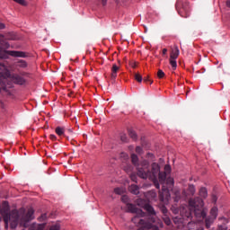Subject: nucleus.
<instances>
[{
    "label": "nucleus",
    "mask_w": 230,
    "mask_h": 230,
    "mask_svg": "<svg viewBox=\"0 0 230 230\" xmlns=\"http://www.w3.org/2000/svg\"><path fill=\"white\" fill-rule=\"evenodd\" d=\"M149 166L150 164L148 161L142 162L137 167V175L140 179H149L153 181L155 188L159 190V188H161L159 181L163 183L166 181V172H161L159 164L154 163L152 164V172H148ZM157 174L159 175V181H157Z\"/></svg>",
    "instance_id": "obj_1"
},
{
    "label": "nucleus",
    "mask_w": 230,
    "mask_h": 230,
    "mask_svg": "<svg viewBox=\"0 0 230 230\" xmlns=\"http://www.w3.org/2000/svg\"><path fill=\"white\" fill-rule=\"evenodd\" d=\"M128 209L130 211V213L137 214V216L132 218V222H134V224L137 226H140V229L138 230H159V228H157V225H153L150 221L141 219V217H145L143 210L136 208V206L132 204L128 205Z\"/></svg>",
    "instance_id": "obj_2"
},
{
    "label": "nucleus",
    "mask_w": 230,
    "mask_h": 230,
    "mask_svg": "<svg viewBox=\"0 0 230 230\" xmlns=\"http://www.w3.org/2000/svg\"><path fill=\"white\" fill-rule=\"evenodd\" d=\"M7 78H10L12 82L17 85H24V84H26V79H24V77L19 75L18 74H11L9 70L4 68V66H0V79L2 82H4L8 91V87L6 86V82H8Z\"/></svg>",
    "instance_id": "obj_3"
},
{
    "label": "nucleus",
    "mask_w": 230,
    "mask_h": 230,
    "mask_svg": "<svg viewBox=\"0 0 230 230\" xmlns=\"http://www.w3.org/2000/svg\"><path fill=\"white\" fill-rule=\"evenodd\" d=\"M175 6L181 17H184L185 19L190 17V3L188 1L177 0Z\"/></svg>",
    "instance_id": "obj_4"
},
{
    "label": "nucleus",
    "mask_w": 230,
    "mask_h": 230,
    "mask_svg": "<svg viewBox=\"0 0 230 230\" xmlns=\"http://www.w3.org/2000/svg\"><path fill=\"white\" fill-rule=\"evenodd\" d=\"M4 221L5 223V227H8V224H10L12 229H15L19 222V212L17 210H13L9 216H4Z\"/></svg>",
    "instance_id": "obj_5"
},
{
    "label": "nucleus",
    "mask_w": 230,
    "mask_h": 230,
    "mask_svg": "<svg viewBox=\"0 0 230 230\" xmlns=\"http://www.w3.org/2000/svg\"><path fill=\"white\" fill-rule=\"evenodd\" d=\"M144 209H146V211H147V213L152 216L151 219H149V222L153 224V226H156L157 229H159V227H163V222L160 221V219H155V210H154L153 206H151L150 204H146L144 206Z\"/></svg>",
    "instance_id": "obj_6"
},
{
    "label": "nucleus",
    "mask_w": 230,
    "mask_h": 230,
    "mask_svg": "<svg viewBox=\"0 0 230 230\" xmlns=\"http://www.w3.org/2000/svg\"><path fill=\"white\" fill-rule=\"evenodd\" d=\"M217 217H218V208H217V207H214L210 210V217L206 219L207 227H209V225L217 220Z\"/></svg>",
    "instance_id": "obj_7"
},
{
    "label": "nucleus",
    "mask_w": 230,
    "mask_h": 230,
    "mask_svg": "<svg viewBox=\"0 0 230 230\" xmlns=\"http://www.w3.org/2000/svg\"><path fill=\"white\" fill-rule=\"evenodd\" d=\"M170 190L166 188L162 189V192H160V199L162 202H168L170 200Z\"/></svg>",
    "instance_id": "obj_8"
},
{
    "label": "nucleus",
    "mask_w": 230,
    "mask_h": 230,
    "mask_svg": "<svg viewBox=\"0 0 230 230\" xmlns=\"http://www.w3.org/2000/svg\"><path fill=\"white\" fill-rule=\"evenodd\" d=\"M8 55L11 57H17L20 58H26V53L22 51H17V50H9L7 51Z\"/></svg>",
    "instance_id": "obj_9"
},
{
    "label": "nucleus",
    "mask_w": 230,
    "mask_h": 230,
    "mask_svg": "<svg viewBox=\"0 0 230 230\" xmlns=\"http://www.w3.org/2000/svg\"><path fill=\"white\" fill-rule=\"evenodd\" d=\"M34 213L35 211L33 210V208H29L25 216V222H30L31 220H33L35 218V217L33 216Z\"/></svg>",
    "instance_id": "obj_10"
},
{
    "label": "nucleus",
    "mask_w": 230,
    "mask_h": 230,
    "mask_svg": "<svg viewBox=\"0 0 230 230\" xmlns=\"http://www.w3.org/2000/svg\"><path fill=\"white\" fill-rule=\"evenodd\" d=\"M118 71H119V66L114 64L111 67V80H116V77L118 76Z\"/></svg>",
    "instance_id": "obj_11"
},
{
    "label": "nucleus",
    "mask_w": 230,
    "mask_h": 230,
    "mask_svg": "<svg viewBox=\"0 0 230 230\" xmlns=\"http://www.w3.org/2000/svg\"><path fill=\"white\" fill-rule=\"evenodd\" d=\"M179 54H180L179 47H174V49L171 52L170 58L177 60V58H179Z\"/></svg>",
    "instance_id": "obj_12"
},
{
    "label": "nucleus",
    "mask_w": 230,
    "mask_h": 230,
    "mask_svg": "<svg viewBox=\"0 0 230 230\" xmlns=\"http://www.w3.org/2000/svg\"><path fill=\"white\" fill-rule=\"evenodd\" d=\"M128 134L129 137L133 139V141H137V133H136L134 128H128Z\"/></svg>",
    "instance_id": "obj_13"
},
{
    "label": "nucleus",
    "mask_w": 230,
    "mask_h": 230,
    "mask_svg": "<svg viewBox=\"0 0 230 230\" xmlns=\"http://www.w3.org/2000/svg\"><path fill=\"white\" fill-rule=\"evenodd\" d=\"M55 132L59 137H64L66 129L62 127H57Z\"/></svg>",
    "instance_id": "obj_14"
},
{
    "label": "nucleus",
    "mask_w": 230,
    "mask_h": 230,
    "mask_svg": "<svg viewBox=\"0 0 230 230\" xmlns=\"http://www.w3.org/2000/svg\"><path fill=\"white\" fill-rule=\"evenodd\" d=\"M2 91H4V93H6L9 96L10 94H12V93H10V90L6 88V85H4V83L0 78V93H2Z\"/></svg>",
    "instance_id": "obj_15"
},
{
    "label": "nucleus",
    "mask_w": 230,
    "mask_h": 230,
    "mask_svg": "<svg viewBox=\"0 0 230 230\" xmlns=\"http://www.w3.org/2000/svg\"><path fill=\"white\" fill-rule=\"evenodd\" d=\"M17 66L26 69V67H28V63L25 60L20 59L17 61Z\"/></svg>",
    "instance_id": "obj_16"
},
{
    "label": "nucleus",
    "mask_w": 230,
    "mask_h": 230,
    "mask_svg": "<svg viewBox=\"0 0 230 230\" xmlns=\"http://www.w3.org/2000/svg\"><path fill=\"white\" fill-rule=\"evenodd\" d=\"M8 51L10 50H4L2 47H0V59L8 58Z\"/></svg>",
    "instance_id": "obj_17"
},
{
    "label": "nucleus",
    "mask_w": 230,
    "mask_h": 230,
    "mask_svg": "<svg viewBox=\"0 0 230 230\" xmlns=\"http://www.w3.org/2000/svg\"><path fill=\"white\" fill-rule=\"evenodd\" d=\"M129 191H131L133 193V195H138L139 187H137V185H131L129 187Z\"/></svg>",
    "instance_id": "obj_18"
},
{
    "label": "nucleus",
    "mask_w": 230,
    "mask_h": 230,
    "mask_svg": "<svg viewBox=\"0 0 230 230\" xmlns=\"http://www.w3.org/2000/svg\"><path fill=\"white\" fill-rule=\"evenodd\" d=\"M7 39L9 40H17V39H19V37H17V34L15 32H11L7 35Z\"/></svg>",
    "instance_id": "obj_19"
},
{
    "label": "nucleus",
    "mask_w": 230,
    "mask_h": 230,
    "mask_svg": "<svg viewBox=\"0 0 230 230\" xmlns=\"http://www.w3.org/2000/svg\"><path fill=\"white\" fill-rule=\"evenodd\" d=\"M199 195L200 197H202L203 199H206V197H208V189L206 188H201L199 190Z\"/></svg>",
    "instance_id": "obj_20"
},
{
    "label": "nucleus",
    "mask_w": 230,
    "mask_h": 230,
    "mask_svg": "<svg viewBox=\"0 0 230 230\" xmlns=\"http://www.w3.org/2000/svg\"><path fill=\"white\" fill-rule=\"evenodd\" d=\"M170 65L172 66V68L173 69V71H175V69H177V61H176V59H173V58H170Z\"/></svg>",
    "instance_id": "obj_21"
},
{
    "label": "nucleus",
    "mask_w": 230,
    "mask_h": 230,
    "mask_svg": "<svg viewBox=\"0 0 230 230\" xmlns=\"http://www.w3.org/2000/svg\"><path fill=\"white\" fill-rule=\"evenodd\" d=\"M119 137L122 143H128V137H127V134L121 133Z\"/></svg>",
    "instance_id": "obj_22"
},
{
    "label": "nucleus",
    "mask_w": 230,
    "mask_h": 230,
    "mask_svg": "<svg viewBox=\"0 0 230 230\" xmlns=\"http://www.w3.org/2000/svg\"><path fill=\"white\" fill-rule=\"evenodd\" d=\"M135 80H137V82H138L139 84H141V82H143V76H141L139 75V73H136L135 74Z\"/></svg>",
    "instance_id": "obj_23"
},
{
    "label": "nucleus",
    "mask_w": 230,
    "mask_h": 230,
    "mask_svg": "<svg viewBox=\"0 0 230 230\" xmlns=\"http://www.w3.org/2000/svg\"><path fill=\"white\" fill-rule=\"evenodd\" d=\"M131 161H132L133 164H135V166H137V161H138L137 155H131Z\"/></svg>",
    "instance_id": "obj_24"
},
{
    "label": "nucleus",
    "mask_w": 230,
    "mask_h": 230,
    "mask_svg": "<svg viewBox=\"0 0 230 230\" xmlns=\"http://www.w3.org/2000/svg\"><path fill=\"white\" fill-rule=\"evenodd\" d=\"M164 76H165L164 72L162 69H158L157 77L160 78V79H163Z\"/></svg>",
    "instance_id": "obj_25"
},
{
    "label": "nucleus",
    "mask_w": 230,
    "mask_h": 230,
    "mask_svg": "<svg viewBox=\"0 0 230 230\" xmlns=\"http://www.w3.org/2000/svg\"><path fill=\"white\" fill-rule=\"evenodd\" d=\"M163 219L164 224H166V226H170L172 224V220L167 216L164 217Z\"/></svg>",
    "instance_id": "obj_26"
},
{
    "label": "nucleus",
    "mask_w": 230,
    "mask_h": 230,
    "mask_svg": "<svg viewBox=\"0 0 230 230\" xmlns=\"http://www.w3.org/2000/svg\"><path fill=\"white\" fill-rule=\"evenodd\" d=\"M174 182L175 181H173V178H168L166 181V183L168 184V186H173Z\"/></svg>",
    "instance_id": "obj_27"
},
{
    "label": "nucleus",
    "mask_w": 230,
    "mask_h": 230,
    "mask_svg": "<svg viewBox=\"0 0 230 230\" xmlns=\"http://www.w3.org/2000/svg\"><path fill=\"white\" fill-rule=\"evenodd\" d=\"M189 191L191 193V195H195V186L194 185H190L189 186Z\"/></svg>",
    "instance_id": "obj_28"
},
{
    "label": "nucleus",
    "mask_w": 230,
    "mask_h": 230,
    "mask_svg": "<svg viewBox=\"0 0 230 230\" xmlns=\"http://www.w3.org/2000/svg\"><path fill=\"white\" fill-rule=\"evenodd\" d=\"M164 173H170V172H172V167L169 164H166L164 166Z\"/></svg>",
    "instance_id": "obj_29"
},
{
    "label": "nucleus",
    "mask_w": 230,
    "mask_h": 230,
    "mask_svg": "<svg viewBox=\"0 0 230 230\" xmlns=\"http://www.w3.org/2000/svg\"><path fill=\"white\" fill-rule=\"evenodd\" d=\"M124 190L123 189H120V188H117L114 190V192L117 194V195H121V193H123Z\"/></svg>",
    "instance_id": "obj_30"
},
{
    "label": "nucleus",
    "mask_w": 230,
    "mask_h": 230,
    "mask_svg": "<svg viewBox=\"0 0 230 230\" xmlns=\"http://www.w3.org/2000/svg\"><path fill=\"white\" fill-rule=\"evenodd\" d=\"M121 200L124 202V204H128V196H122Z\"/></svg>",
    "instance_id": "obj_31"
},
{
    "label": "nucleus",
    "mask_w": 230,
    "mask_h": 230,
    "mask_svg": "<svg viewBox=\"0 0 230 230\" xmlns=\"http://www.w3.org/2000/svg\"><path fill=\"white\" fill-rule=\"evenodd\" d=\"M144 82L146 84H148V82H149V84H154V81H152V79H150L149 76L144 77Z\"/></svg>",
    "instance_id": "obj_32"
},
{
    "label": "nucleus",
    "mask_w": 230,
    "mask_h": 230,
    "mask_svg": "<svg viewBox=\"0 0 230 230\" xmlns=\"http://www.w3.org/2000/svg\"><path fill=\"white\" fill-rule=\"evenodd\" d=\"M49 230H60V225L56 224L52 226Z\"/></svg>",
    "instance_id": "obj_33"
},
{
    "label": "nucleus",
    "mask_w": 230,
    "mask_h": 230,
    "mask_svg": "<svg viewBox=\"0 0 230 230\" xmlns=\"http://www.w3.org/2000/svg\"><path fill=\"white\" fill-rule=\"evenodd\" d=\"M15 3L22 4V6L26 5V2L24 0H13Z\"/></svg>",
    "instance_id": "obj_34"
},
{
    "label": "nucleus",
    "mask_w": 230,
    "mask_h": 230,
    "mask_svg": "<svg viewBox=\"0 0 230 230\" xmlns=\"http://www.w3.org/2000/svg\"><path fill=\"white\" fill-rule=\"evenodd\" d=\"M130 179H131V181H133V182H137V176H136V174H131V175H130Z\"/></svg>",
    "instance_id": "obj_35"
},
{
    "label": "nucleus",
    "mask_w": 230,
    "mask_h": 230,
    "mask_svg": "<svg viewBox=\"0 0 230 230\" xmlns=\"http://www.w3.org/2000/svg\"><path fill=\"white\" fill-rule=\"evenodd\" d=\"M45 227H46L45 224H40V225H38L37 230H44Z\"/></svg>",
    "instance_id": "obj_36"
},
{
    "label": "nucleus",
    "mask_w": 230,
    "mask_h": 230,
    "mask_svg": "<svg viewBox=\"0 0 230 230\" xmlns=\"http://www.w3.org/2000/svg\"><path fill=\"white\" fill-rule=\"evenodd\" d=\"M129 66H130L133 69H136V67H137V63H136V62H130Z\"/></svg>",
    "instance_id": "obj_37"
},
{
    "label": "nucleus",
    "mask_w": 230,
    "mask_h": 230,
    "mask_svg": "<svg viewBox=\"0 0 230 230\" xmlns=\"http://www.w3.org/2000/svg\"><path fill=\"white\" fill-rule=\"evenodd\" d=\"M162 212L164 213V217H166V214L168 213V209L166 208H162Z\"/></svg>",
    "instance_id": "obj_38"
},
{
    "label": "nucleus",
    "mask_w": 230,
    "mask_h": 230,
    "mask_svg": "<svg viewBox=\"0 0 230 230\" xmlns=\"http://www.w3.org/2000/svg\"><path fill=\"white\" fill-rule=\"evenodd\" d=\"M141 143L142 145H145V143H146V137H141Z\"/></svg>",
    "instance_id": "obj_39"
},
{
    "label": "nucleus",
    "mask_w": 230,
    "mask_h": 230,
    "mask_svg": "<svg viewBox=\"0 0 230 230\" xmlns=\"http://www.w3.org/2000/svg\"><path fill=\"white\" fill-rule=\"evenodd\" d=\"M50 139H51L52 141H57V136H55V135H50Z\"/></svg>",
    "instance_id": "obj_40"
},
{
    "label": "nucleus",
    "mask_w": 230,
    "mask_h": 230,
    "mask_svg": "<svg viewBox=\"0 0 230 230\" xmlns=\"http://www.w3.org/2000/svg\"><path fill=\"white\" fill-rule=\"evenodd\" d=\"M163 55H166V53H168V49H164L163 51H162Z\"/></svg>",
    "instance_id": "obj_41"
},
{
    "label": "nucleus",
    "mask_w": 230,
    "mask_h": 230,
    "mask_svg": "<svg viewBox=\"0 0 230 230\" xmlns=\"http://www.w3.org/2000/svg\"><path fill=\"white\" fill-rule=\"evenodd\" d=\"M0 30H4V24L0 22Z\"/></svg>",
    "instance_id": "obj_42"
},
{
    "label": "nucleus",
    "mask_w": 230,
    "mask_h": 230,
    "mask_svg": "<svg viewBox=\"0 0 230 230\" xmlns=\"http://www.w3.org/2000/svg\"><path fill=\"white\" fill-rule=\"evenodd\" d=\"M102 3L103 4V6H105L107 4V0H102Z\"/></svg>",
    "instance_id": "obj_43"
},
{
    "label": "nucleus",
    "mask_w": 230,
    "mask_h": 230,
    "mask_svg": "<svg viewBox=\"0 0 230 230\" xmlns=\"http://www.w3.org/2000/svg\"><path fill=\"white\" fill-rule=\"evenodd\" d=\"M180 195H181L180 191L176 192V197H178V199L180 198Z\"/></svg>",
    "instance_id": "obj_44"
},
{
    "label": "nucleus",
    "mask_w": 230,
    "mask_h": 230,
    "mask_svg": "<svg viewBox=\"0 0 230 230\" xmlns=\"http://www.w3.org/2000/svg\"><path fill=\"white\" fill-rule=\"evenodd\" d=\"M226 5L228 6V8H230V1L226 2Z\"/></svg>",
    "instance_id": "obj_45"
},
{
    "label": "nucleus",
    "mask_w": 230,
    "mask_h": 230,
    "mask_svg": "<svg viewBox=\"0 0 230 230\" xmlns=\"http://www.w3.org/2000/svg\"><path fill=\"white\" fill-rule=\"evenodd\" d=\"M139 150H141V147L137 146V152H139Z\"/></svg>",
    "instance_id": "obj_46"
},
{
    "label": "nucleus",
    "mask_w": 230,
    "mask_h": 230,
    "mask_svg": "<svg viewBox=\"0 0 230 230\" xmlns=\"http://www.w3.org/2000/svg\"><path fill=\"white\" fill-rule=\"evenodd\" d=\"M71 145H75V140H71Z\"/></svg>",
    "instance_id": "obj_47"
},
{
    "label": "nucleus",
    "mask_w": 230,
    "mask_h": 230,
    "mask_svg": "<svg viewBox=\"0 0 230 230\" xmlns=\"http://www.w3.org/2000/svg\"><path fill=\"white\" fill-rule=\"evenodd\" d=\"M10 47V45L9 44H7V48H9Z\"/></svg>",
    "instance_id": "obj_48"
},
{
    "label": "nucleus",
    "mask_w": 230,
    "mask_h": 230,
    "mask_svg": "<svg viewBox=\"0 0 230 230\" xmlns=\"http://www.w3.org/2000/svg\"><path fill=\"white\" fill-rule=\"evenodd\" d=\"M22 75H26V73H22Z\"/></svg>",
    "instance_id": "obj_49"
},
{
    "label": "nucleus",
    "mask_w": 230,
    "mask_h": 230,
    "mask_svg": "<svg viewBox=\"0 0 230 230\" xmlns=\"http://www.w3.org/2000/svg\"><path fill=\"white\" fill-rule=\"evenodd\" d=\"M202 230V229H201Z\"/></svg>",
    "instance_id": "obj_50"
}]
</instances>
